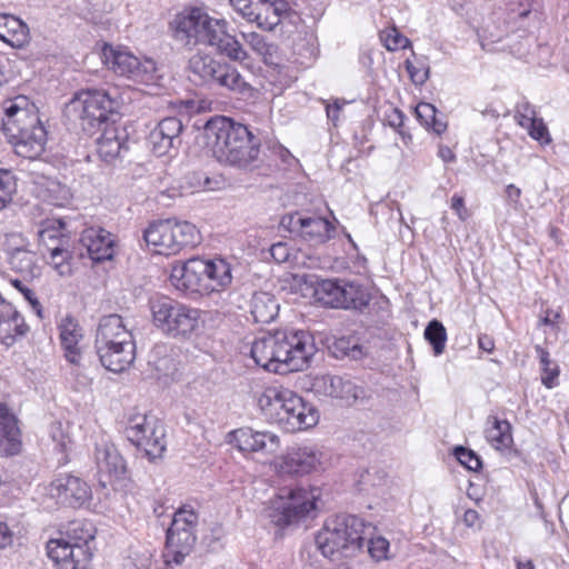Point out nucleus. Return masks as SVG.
<instances>
[{"mask_svg": "<svg viewBox=\"0 0 569 569\" xmlns=\"http://www.w3.org/2000/svg\"><path fill=\"white\" fill-rule=\"evenodd\" d=\"M335 227L326 218L307 217L300 236L305 240L319 244L328 241Z\"/></svg>", "mask_w": 569, "mask_h": 569, "instance_id": "35", "label": "nucleus"}, {"mask_svg": "<svg viewBox=\"0 0 569 569\" xmlns=\"http://www.w3.org/2000/svg\"><path fill=\"white\" fill-rule=\"evenodd\" d=\"M328 455L317 446H302L290 449L279 463V470L288 475H305L323 467Z\"/></svg>", "mask_w": 569, "mask_h": 569, "instance_id": "15", "label": "nucleus"}, {"mask_svg": "<svg viewBox=\"0 0 569 569\" xmlns=\"http://www.w3.org/2000/svg\"><path fill=\"white\" fill-rule=\"evenodd\" d=\"M104 64L114 73L139 83L150 84L157 80V66L152 59H140L132 52L106 46L102 50Z\"/></svg>", "mask_w": 569, "mask_h": 569, "instance_id": "14", "label": "nucleus"}, {"mask_svg": "<svg viewBox=\"0 0 569 569\" xmlns=\"http://www.w3.org/2000/svg\"><path fill=\"white\" fill-rule=\"evenodd\" d=\"M315 296L318 301L331 308H342L341 280L325 279L317 283Z\"/></svg>", "mask_w": 569, "mask_h": 569, "instance_id": "38", "label": "nucleus"}, {"mask_svg": "<svg viewBox=\"0 0 569 569\" xmlns=\"http://www.w3.org/2000/svg\"><path fill=\"white\" fill-rule=\"evenodd\" d=\"M182 129V122L177 117H167L160 120L148 137L152 152L162 157L169 154L171 150H177L181 144Z\"/></svg>", "mask_w": 569, "mask_h": 569, "instance_id": "20", "label": "nucleus"}, {"mask_svg": "<svg viewBox=\"0 0 569 569\" xmlns=\"http://www.w3.org/2000/svg\"><path fill=\"white\" fill-rule=\"evenodd\" d=\"M207 276V260L193 258L188 260L184 264L173 268L171 280L178 289L190 292H202L209 290Z\"/></svg>", "mask_w": 569, "mask_h": 569, "instance_id": "21", "label": "nucleus"}, {"mask_svg": "<svg viewBox=\"0 0 569 569\" xmlns=\"http://www.w3.org/2000/svg\"><path fill=\"white\" fill-rule=\"evenodd\" d=\"M425 339L432 346L436 356L445 351L447 341V331L443 325L437 320H431L425 329Z\"/></svg>", "mask_w": 569, "mask_h": 569, "instance_id": "43", "label": "nucleus"}, {"mask_svg": "<svg viewBox=\"0 0 569 569\" xmlns=\"http://www.w3.org/2000/svg\"><path fill=\"white\" fill-rule=\"evenodd\" d=\"M12 542V532L7 522L0 517V549Z\"/></svg>", "mask_w": 569, "mask_h": 569, "instance_id": "61", "label": "nucleus"}, {"mask_svg": "<svg viewBox=\"0 0 569 569\" xmlns=\"http://www.w3.org/2000/svg\"><path fill=\"white\" fill-rule=\"evenodd\" d=\"M204 136L220 163L241 170L256 167L260 143L244 124L230 118L216 117L206 123Z\"/></svg>", "mask_w": 569, "mask_h": 569, "instance_id": "3", "label": "nucleus"}, {"mask_svg": "<svg viewBox=\"0 0 569 569\" xmlns=\"http://www.w3.org/2000/svg\"><path fill=\"white\" fill-rule=\"evenodd\" d=\"M194 531L173 532L167 531V543L164 559L168 566H179L184 558L192 551L196 543Z\"/></svg>", "mask_w": 569, "mask_h": 569, "instance_id": "28", "label": "nucleus"}, {"mask_svg": "<svg viewBox=\"0 0 569 569\" xmlns=\"http://www.w3.org/2000/svg\"><path fill=\"white\" fill-rule=\"evenodd\" d=\"M28 330L23 318L12 307V315L0 318V341L3 345L11 346L17 337H23Z\"/></svg>", "mask_w": 569, "mask_h": 569, "instance_id": "37", "label": "nucleus"}, {"mask_svg": "<svg viewBox=\"0 0 569 569\" xmlns=\"http://www.w3.org/2000/svg\"><path fill=\"white\" fill-rule=\"evenodd\" d=\"M330 351L337 359L349 358L352 360H359L365 355L358 340L351 337H341L336 339L330 346Z\"/></svg>", "mask_w": 569, "mask_h": 569, "instance_id": "39", "label": "nucleus"}, {"mask_svg": "<svg viewBox=\"0 0 569 569\" xmlns=\"http://www.w3.org/2000/svg\"><path fill=\"white\" fill-rule=\"evenodd\" d=\"M269 251H270L272 259L278 263L287 262L291 254L290 248L288 247V244L286 242L273 243L270 247Z\"/></svg>", "mask_w": 569, "mask_h": 569, "instance_id": "57", "label": "nucleus"}, {"mask_svg": "<svg viewBox=\"0 0 569 569\" xmlns=\"http://www.w3.org/2000/svg\"><path fill=\"white\" fill-rule=\"evenodd\" d=\"M48 557L56 563L57 569H84L88 559L86 549L74 547L66 538L50 539L46 546Z\"/></svg>", "mask_w": 569, "mask_h": 569, "instance_id": "22", "label": "nucleus"}, {"mask_svg": "<svg viewBox=\"0 0 569 569\" xmlns=\"http://www.w3.org/2000/svg\"><path fill=\"white\" fill-rule=\"evenodd\" d=\"M287 10L288 3L284 0H253L246 20L257 23L260 29L271 31L280 23Z\"/></svg>", "mask_w": 569, "mask_h": 569, "instance_id": "24", "label": "nucleus"}, {"mask_svg": "<svg viewBox=\"0 0 569 569\" xmlns=\"http://www.w3.org/2000/svg\"><path fill=\"white\" fill-rule=\"evenodd\" d=\"M453 453L457 460L467 469L476 471L481 468V460L472 450L458 446Z\"/></svg>", "mask_w": 569, "mask_h": 569, "instance_id": "51", "label": "nucleus"}, {"mask_svg": "<svg viewBox=\"0 0 569 569\" xmlns=\"http://www.w3.org/2000/svg\"><path fill=\"white\" fill-rule=\"evenodd\" d=\"M229 439L230 443L242 452H258L272 456L280 449V438L270 431L240 428L231 431Z\"/></svg>", "mask_w": 569, "mask_h": 569, "instance_id": "18", "label": "nucleus"}, {"mask_svg": "<svg viewBox=\"0 0 569 569\" xmlns=\"http://www.w3.org/2000/svg\"><path fill=\"white\" fill-rule=\"evenodd\" d=\"M20 449L18 420L7 405L0 402V457L14 456Z\"/></svg>", "mask_w": 569, "mask_h": 569, "instance_id": "25", "label": "nucleus"}, {"mask_svg": "<svg viewBox=\"0 0 569 569\" xmlns=\"http://www.w3.org/2000/svg\"><path fill=\"white\" fill-rule=\"evenodd\" d=\"M94 347L101 365L112 372L124 371L136 359L133 335L116 313L100 319Z\"/></svg>", "mask_w": 569, "mask_h": 569, "instance_id": "6", "label": "nucleus"}, {"mask_svg": "<svg viewBox=\"0 0 569 569\" xmlns=\"http://www.w3.org/2000/svg\"><path fill=\"white\" fill-rule=\"evenodd\" d=\"M462 520L463 523L469 528L477 527L478 529H480L481 527L479 523V513L473 509L466 510Z\"/></svg>", "mask_w": 569, "mask_h": 569, "instance_id": "63", "label": "nucleus"}, {"mask_svg": "<svg viewBox=\"0 0 569 569\" xmlns=\"http://www.w3.org/2000/svg\"><path fill=\"white\" fill-rule=\"evenodd\" d=\"M316 351L313 337L309 332L277 330L257 338L250 353L263 369L284 373L302 370Z\"/></svg>", "mask_w": 569, "mask_h": 569, "instance_id": "2", "label": "nucleus"}, {"mask_svg": "<svg viewBox=\"0 0 569 569\" xmlns=\"http://www.w3.org/2000/svg\"><path fill=\"white\" fill-rule=\"evenodd\" d=\"M207 283L210 291H220L230 286L232 281L231 267L223 259L207 260Z\"/></svg>", "mask_w": 569, "mask_h": 569, "instance_id": "36", "label": "nucleus"}, {"mask_svg": "<svg viewBox=\"0 0 569 569\" xmlns=\"http://www.w3.org/2000/svg\"><path fill=\"white\" fill-rule=\"evenodd\" d=\"M94 462L99 483L107 487L126 472V463L113 443L102 440L96 443Z\"/></svg>", "mask_w": 569, "mask_h": 569, "instance_id": "19", "label": "nucleus"}, {"mask_svg": "<svg viewBox=\"0 0 569 569\" xmlns=\"http://www.w3.org/2000/svg\"><path fill=\"white\" fill-rule=\"evenodd\" d=\"M4 250L11 269L24 278H37L41 274L39 258L28 249L26 240L17 233L6 236Z\"/></svg>", "mask_w": 569, "mask_h": 569, "instance_id": "16", "label": "nucleus"}, {"mask_svg": "<svg viewBox=\"0 0 569 569\" xmlns=\"http://www.w3.org/2000/svg\"><path fill=\"white\" fill-rule=\"evenodd\" d=\"M311 391L320 397H330L347 402L356 400L359 396V388L350 380L339 376L321 375L312 378Z\"/></svg>", "mask_w": 569, "mask_h": 569, "instance_id": "23", "label": "nucleus"}, {"mask_svg": "<svg viewBox=\"0 0 569 569\" xmlns=\"http://www.w3.org/2000/svg\"><path fill=\"white\" fill-rule=\"evenodd\" d=\"M16 189L17 183L13 173L7 169H0V211L12 201Z\"/></svg>", "mask_w": 569, "mask_h": 569, "instance_id": "47", "label": "nucleus"}, {"mask_svg": "<svg viewBox=\"0 0 569 569\" xmlns=\"http://www.w3.org/2000/svg\"><path fill=\"white\" fill-rule=\"evenodd\" d=\"M506 33L507 31L505 29L498 28L497 30L491 31L489 27L485 28L482 30V34L480 36L481 47L486 49L488 44L500 41L506 36Z\"/></svg>", "mask_w": 569, "mask_h": 569, "instance_id": "58", "label": "nucleus"}, {"mask_svg": "<svg viewBox=\"0 0 569 569\" xmlns=\"http://www.w3.org/2000/svg\"><path fill=\"white\" fill-rule=\"evenodd\" d=\"M128 149L126 138L116 128H107L97 141V151L101 159L111 162Z\"/></svg>", "mask_w": 569, "mask_h": 569, "instance_id": "32", "label": "nucleus"}, {"mask_svg": "<svg viewBox=\"0 0 569 569\" xmlns=\"http://www.w3.org/2000/svg\"><path fill=\"white\" fill-rule=\"evenodd\" d=\"M0 40L13 48H22L29 41V28L19 18L0 13Z\"/></svg>", "mask_w": 569, "mask_h": 569, "instance_id": "30", "label": "nucleus"}, {"mask_svg": "<svg viewBox=\"0 0 569 569\" xmlns=\"http://www.w3.org/2000/svg\"><path fill=\"white\" fill-rule=\"evenodd\" d=\"M118 102L103 89H88L74 94L64 107V117L74 128L94 133L117 111Z\"/></svg>", "mask_w": 569, "mask_h": 569, "instance_id": "8", "label": "nucleus"}, {"mask_svg": "<svg viewBox=\"0 0 569 569\" xmlns=\"http://www.w3.org/2000/svg\"><path fill=\"white\" fill-rule=\"evenodd\" d=\"M171 26L174 39L188 48L203 44L233 61L248 58L242 44L227 31V21L211 17L202 8L184 9L176 16Z\"/></svg>", "mask_w": 569, "mask_h": 569, "instance_id": "1", "label": "nucleus"}, {"mask_svg": "<svg viewBox=\"0 0 569 569\" xmlns=\"http://www.w3.org/2000/svg\"><path fill=\"white\" fill-rule=\"evenodd\" d=\"M59 330L66 359L72 365L80 366L81 349L79 342L83 337L82 329L73 318L66 317L59 325Z\"/></svg>", "mask_w": 569, "mask_h": 569, "instance_id": "29", "label": "nucleus"}, {"mask_svg": "<svg viewBox=\"0 0 569 569\" xmlns=\"http://www.w3.org/2000/svg\"><path fill=\"white\" fill-rule=\"evenodd\" d=\"M11 284L24 297V299L29 302L32 310L39 318H42V307L39 302L34 291L30 289L22 280L13 279L11 280Z\"/></svg>", "mask_w": 569, "mask_h": 569, "instance_id": "52", "label": "nucleus"}, {"mask_svg": "<svg viewBox=\"0 0 569 569\" xmlns=\"http://www.w3.org/2000/svg\"><path fill=\"white\" fill-rule=\"evenodd\" d=\"M515 119L520 127L526 129L528 126H532L538 118L535 108L528 102H522L517 106Z\"/></svg>", "mask_w": 569, "mask_h": 569, "instance_id": "53", "label": "nucleus"}, {"mask_svg": "<svg viewBox=\"0 0 569 569\" xmlns=\"http://www.w3.org/2000/svg\"><path fill=\"white\" fill-rule=\"evenodd\" d=\"M518 7L510 8V13L512 14V18L519 17L523 18L527 17L531 11V3L529 0H517Z\"/></svg>", "mask_w": 569, "mask_h": 569, "instance_id": "59", "label": "nucleus"}, {"mask_svg": "<svg viewBox=\"0 0 569 569\" xmlns=\"http://www.w3.org/2000/svg\"><path fill=\"white\" fill-rule=\"evenodd\" d=\"M478 346L481 350L486 352H492L495 349V341L488 335H480L478 338Z\"/></svg>", "mask_w": 569, "mask_h": 569, "instance_id": "64", "label": "nucleus"}, {"mask_svg": "<svg viewBox=\"0 0 569 569\" xmlns=\"http://www.w3.org/2000/svg\"><path fill=\"white\" fill-rule=\"evenodd\" d=\"M342 309L362 311L370 302V293L365 286L357 281L341 280Z\"/></svg>", "mask_w": 569, "mask_h": 569, "instance_id": "33", "label": "nucleus"}, {"mask_svg": "<svg viewBox=\"0 0 569 569\" xmlns=\"http://www.w3.org/2000/svg\"><path fill=\"white\" fill-rule=\"evenodd\" d=\"M188 70L194 80L201 83L217 86L240 94L250 90L249 83L243 79L236 67L228 62L217 60L210 53L198 51L191 56Z\"/></svg>", "mask_w": 569, "mask_h": 569, "instance_id": "12", "label": "nucleus"}, {"mask_svg": "<svg viewBox=\"0 0 569 569\" xmlns=\"http://www.w3.org/2000/svg\"><path fill=\"white\" fill-rule=\"evenodd\" d=\"M380 38L388 51H396L410 46V40L395 28L382 31Z\"/></svg>", "mask_w": 569, "mask_h": 569, "instance_id": "50", "label": "nucleus"}, {"mask_svg": "<svg viewBox=\"0 0 569 569\" xmlns=\"http://www.w3.org/2000/svg\"><path fill=\"white\" fill-rule=\"evenodd\" d=\"M320 489L316 487L281 489L268 509V517L279 527L299 523L317 516Z\"/></svg>", "mask_w": 569, "mask_h": 569, "instance_id": "9", "label": "nucleus"}, {"mask_svg": "<svg viewBox=\"0 0 569 569\" xmlns=\"http://www.w3.org/2000/svg\"><path fill=\"white\" fill-rule=\"evenodd\" d=\"M80 241L96 262L109 260L113 256L112 236L102 228H87L82 231Z\"/></svg>", "mask_w": 569, "mask_h": 569, "instance_id": "26", "label": "nucleus"}, {"mask_svg": "<svg viewBox=\"0 0 569 569\" xmlns=\"http://www.w3.org/2000/svg\"><path fill=\"white\" fill-rule=\"evenodd\" d=\"M406 69L415 84H423L429 79V67L425 63L416 66L412 61L406 60Z\"/></svg>", "mask_w": 569, "mask_h": 569, "instance_id": "55", "label": "nucleus"}, {"mask_svg": "<svg viewBox=\"0 0 569 569\" xmlns=\"http://www.w3.org/2000/svg\"><path fill=\"white\" fill-rule=\"evenodd\" d=\"M307 217H302L298 212L284 214L280 220L281 228L288 230L291 233L301 234Z\"/></svg>", "mask_w": 569, "mask_h": 569, "instance_id": "56", "label": "nucleus"}, {"mask_svg": "<svg viewBox=\"0 0 569 569\" xmlns=\"http://www.w3.org/2000/svg\"><path fill=\"white\" fill-rule=\"evenodd\" d=\"M526 130L532 139L539 141V143L542 146L549 144L551 142L548 128L541 118H538L535 122H532V126H528Z\"/></svg>", "mask_w": 569, "mask_h": 569, "instance_id": "54", "label": "nucleus"}, {"mask_svg": "<svg viewBox=\"0 0 569 569\" xmlns=\"http://www.w3.org/2000/svg\"><path fill=\"white\" fill-rule=\"evenodd\" d=\"M124 433L150 460L160 458L166 450V429L154 416L141 415L131 418Z\"/></svg>", "mask_w": 569, "mask_h": 569, "instance_id": "13", "label": "nucleus"}, {"mask_svg": "<svg viewBox=\"0 0 569 569\" xmlns=\"http://www.w3.org/2000/svg\"><path fill=\"white\" fill-rule=\"evenodd\" d=\"M251 315L258 323H269L276 319L279 305L274 297L268 292H256L251 299Z\"/></svg>", "mask_w": 569, "mask_h": 569, "instance_id": "34", "label": "nucleus"}, {"mask_svg": "<svg viewBox=\"0 0 569 569\" xmlns=\"http://www.w3.org/2000/svg\"><path fill=\"white\" fill-rule=\"evenodd\" d=\"M451 208L456 211L461 220H466L468 217L467 209L465 208V200L459 194H453L451 198Z\"/></svg>", "mask_w": 569, "mask_h": 569, "instance_id": "60", "label": "nucleus"}, {"mask_svg": "<svg viewBox=\"0 0 569 569\" xmlns=\"http://www.w3.org/2000/svg\"><path fill=\"white\" fill-rule=\"evenodd\" d=\"M49 436L54 443V449L66 453L71 447V438L61 422H53L49 429Z\"/></svg>", "mask_w": 569, "mask_h": 569, "instance_id": "49", "label": "nucleus"}, {"mask_svg": "<svg viewBox=\"0 0 569 569\" xmlns=\"http://www.w3.org/2000/svg\"><path fill=\"white\" fill-rule=\"evenodd\" d=\"M48 495L59 505L78 508L90 499L91 490L82 479L71 475H61L51 481Z\"/></svg>", "mask_w": 569, "mask_h": 569, "instance_id": "17", "label": "nucleus"}, {"mask_svg": "<svg viewBox=\"0 0 569 569\" xmlns=\"http://www.w3.org/2000/svg\"><path fill=\"white\" fill-rule=\"evenodd\" d=\"M67 540L71 541L74 547L86 549L87 543L94 538L91 523L84 521H71L67 527Z\"/></svg>", "mask_w": 569, "mask_h": 569, "instance_id": "41", "label": "nucleus"}, {"mask_svg": "<svg viewBox=\"0 0 569 569\" xmlns=\"http://www.w3.org/2000/svg\"><path fill=\"white\" fill-rule=\"evenodd\" d=\"M244 42L260 57L263 58L264 61H268L270 57H272L274 52V46L268 43L264 37L254 31H241L240 32Z\"/></svg>", "mask_w": 569, "mask_h": 569, "instance_id": "44", "label": "nucleus"}, {"mask_svg": "<svg viewBox=\"0 0 569 569\" xmlns=\"http://www.w3.org/2000/svg\"><path fill=\"white\" fill-rule=\"evenodd\" d=\"M198 523V515L192 509L181 508L174 512L168 531L182 532L194 531Z\"/></svg>", "mask_w": 569, "mask_h": 569, "instance_id": "45", "label": "nucleus"}, {"mask_svg": "<svg viewBox=\"0 0 569 569\" xmlns=\"http://www.w3.org/2000/svg\"><path fill=\"white\" fill-rule=\"evenodd\" d=\"M2 130L19 157L33 160L46 150L47 131L37 107L23 96L6 103Z\"/></svg>", "mask_w": 569, "mask_h": 569, "instance_id": "4", "label": "nucleus"}, {"mask_svg": "<svg viewBox=\"0 0 569 569\" xmlns=\"http://www.w3.org/2000/svg\"><path fill=\"white\" fill-rule=\"evenodd\" d=\"M264 417L279 425L287 432L311 428L318 423L316 408L300 396L284 388H266L257 398Z\"/></svg>", "mask_w": 569, "mask_h": 569, "instance_id": "5", "label": "nucleus"}, {"mask_svg": "<svg viewBox=\"0 0 569 569\" xmlns=\"http://www.w3.org/2000/svg\"><path fill=\"white\" fill-rule=\"evenodd\" d=\"M541 368V382L545 387L551 389L557 385L559 376V366L550 359L549 352L540 346H536Z\"/></svg>", "mask_w": 569, "mask_h": 569, "instance_id": "40", "label": "nucleus"}, {"mask_svg": "<svg viewBox=\"0 0 569 569\" xmlns=\"http://www.w3.org/2000/svg\"><path fill=\"white\" fill-rule=\"evenodd\" d=\"M148 246L158 254H177L184 248H193L200 241L196 226L188 221L173 219L151 223L143 233Z\"/></svg>", "mask_w": 569, "mask_h": 569, "instance_id": "11", "label": "nucleus"}, {"mask_svg": "<svg viewBox=\"0 0 569 569\" xmlns=\"http://www.w3.org/2000/svg\"><path fill=\"white\" fill-rule=\"evenodd\" d=\"M436 114L437 110L431 103L420 102L416 107V116L420 123L427 129H432L437 134H440L446 130L447 124L446 122L437 119Z\"/></svg>", "mask_w": 569, "mask_h": 569, "instance_id": "42", "label": "nucleus"}, {"mask_svg": "<svg viewBox=\"0 0 569 569\" xmlns=\"http://www.w3.org/2000/svg\"><path fill=\"white\" fill-rule=\"evenodd\" d=\"M152 321L163 333L172 338H189L199 328L200 311L169 297L150 301Z\"/></svg>", "mask_w": 569, "mask_h": 569, "instance_id": "10", "label": "nucleus"}, {"mask_svg": "<svg viewBox=\"0 0 569 569\" xmlns=\"http://www.w3.org/2000/svg\"><path fill=\"white\" fill-rule=\"evenodd\" d=\"M368 552L376 562L389 560L391 558L389 540L382 536L371 537L368 543Z\"/></svg>", "mask_w": 569, "mask_h": 569, "instance_id": "48", "label": "nucleus"}, {"mask_svg": "<svg viewBox=\"0 0 569 569\" xmlns=\"http://www.w3.org/2000/svg\"><path fill=\"white\" fill-rule=\"evenodd\" d=\"M231 6L237 12H239L244 19L252 8L253 0H230Z\"/></svg>", "mask_w": 569, "mask_h": 569, "instance_id": "62", "label": "nucleus"}, {"mask_svg": "<svg viewBox=\"0 0 569 569\" xmlns=\"http://www.w3.org/2000/svg\"><path fill=\"white\" fill-rule=\"evenodd\" d=\"M486 439L498 451L509 450L513 443L511 425L507 420L489 417L487 420Z\"/></svg>", "mask_w": 569, "mask_h": 569, "instance_id": "31", "label": "nucleus"}, {"mask_svg": "<svg viewBox=\"0 0 569 569\" xmlns=\"http://www.w3.org/2000/svg\"><path fill=\"white\" fill-rule=\"evenodd\" d=\"M365 522L353 515L328 518L316 536V546L326 558L352 557L363 545Z\"/></svg>", "mask_w": 569, "mask_h": 569, "instance_id": "7", "label": "nucleus"}, {"mask_svg": "<svg viewBox=\"0 0 569 569\" xmlns=\"http://www.w3.org/2000/svg\"><path fill=\"white\" fill-rule=\"evenodd\" d=\"M34 191L39 198L56 207H64L72 199L71 189L60 180L39 176L34 180Z\"/></svg>", "mask_w": 569, "mask_h": 569, "instance_id": "27", "label": "nucleus"}, {"mask_svg": "<svg viewBox=\"0 0 569 569\" xmlns=\"http://www.w3.org/2000/svg\"><path fill=\"white\" fill-rule=\"evenodd\" d=\"M50 249V264L58 272L59 276L66 277L70 276L72 272L70 264V253L69 251L62 247L57 246L49 248Z\"/></svg>", "mask_w": 569, "mask_h": 569, "instance_id": "46", "label": "nucleus"}]
</instances>
